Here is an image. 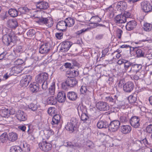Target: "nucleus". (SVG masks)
<instances>
[{
  "label": "nucleus",
  "instance_id": "obj_1",
  "mask_svg": "<svg viewBox=\"0 0 152 152\" xmlns=\"http://www.w3.org/2000/svg\"><path fill=\"white\" fill-rule=\"evenodd\" d=\"M18 40L17 37L13 32L4 35L2 38L3 43L7 46H12Z\"/></svg>",
  "mask_w": 152,
  "mask_h": 152
},
{
  "label": "nucleus",
  "instance_id": "obj_2",
  "mask_svg": "<svg viewBox=\"0 0 152 152\" xmlns=\"http://www.w3.org/2000/svg\"><path fill=\"white\" fill-rule=\"evenodd\" d=\"M78 113L79 114L81 112V119L83 121L84 123H86L88 125H89L91 122V118L89 116L88 114L85 113L84 107L83 105L78 107Z\"/></svg>",
  "mask_w": 152,
  "mask_h": 152
},
{
  "label": "nucleus",
  "instance_id": "obj_3",
  "mask_svg": "<svg viewBox=\"0 0 152 152\" xmlns=\"http://www.w3.org/2000/svg\"><path fill=\"white\" fill-rule=\"evenodd\" d=\"M78 123L77 120L75 118H72L69 122H68L66 125L65 128L66 129L71 133L73 132L77 129V124Z\"/></svg>",
  "mask_w": 152,
  "mask_h": 152
},
{
  "label": "nucleus",
  "instance_id": "obj_4",
  "mask_svg": "<svg viewBox=\"0 0 152 152\" xmlns=\"http://www.w3.org/2000/svg\"><path fill=\"white\" fill-rule=\"evenodd\" d=\"M37 22L41 25H45L48 27L52 26L53 24V21L50 17L45 18L39 17Z\"/></svg>",
  "mask_w": 152,
  "mask_h": 152
},
{
  "label": "nucleus",
  "instance_id": "obj_5",
  "mask_svg": "<svg viewBox=\"0 0 152 152\" xmlns=\"http://www.w3.org/2000/svg\"><path fill=\"white\" fill-rule=\"evenodd\" d=\"M48 78V74L46 72H43L37 75L35 77L36 83L41 84L47 81Z\"/></svg>",
  "mask_w": 152,
  "mask_h": 152
},
{
  "label": "nucleus",
  "instance_id": "obj_6",
  "mask_svg": "<svg viewBox=\"0 0 152 152\" xmlns=\"http://www.w3.org/2000/svg\"><path fill=\"white\" fill-rule=\"evenodd\" d=\"M107 94L106 93L102 94L103 99L112 105L115 104L116 101L117 100V96L116 95L108 96L107 95Z\"/></svg>",
  "mask_w": 152,
  "mask_h": 152
},
{
  "label": "nucleus",
  "instance_id": "obj_7",
  "mask_svg": "<svg viewBox=\"0 0 152 152\" xmlns=\"http://www.w3.org/2000/svg\"><path fill=\"white\" fill-rule=\"evenodd\" d=\"M130 124L135 128H138L140 126V117L137 116H132L130 119Z\"/></svg>",
  "mask_w": 152,
  "mask_h": 152
},
{
  "label": "nucleus",
  "instance_id": "obj_8",
  "mask_svg": "<svg viewBox=\"0 0 152 152\" xmlns=\"http://www.w3.org/2000/svg\"><path fill=\"white\" fill-rule=\"evenodd\" d=\"M39 145L40 148L44 151H48L50 150L52 148V144L46 141H43L40 142Z\"/></svg>",
  "mask_w": 152,
  "mask_h": 152
},
{
  "label": "nucleus",
  "instance_id": "obj_9",
  "mask_svg": "<svg viewBox=\"0 0 152 152\" xmlns=\"http://www.w3.org/2000/svg\"><path fill=\"white\" fill-rule=\"evenodd\" d=\"M96 108L100 111H105L110 109V106L106 102L99 101L96 103Z\"/></svg>",
  "mask_w": 152,
  "mask_h": 152
},
{
  "label": "nucleus",
  "instance_id": "obj_10",
  "mask_svg": "<svg viewBox=\"0 0 152 152\" xmlns=\"http://www.w3.org/2000/svg\"><path fill=\"white\" fill-rule=\"evenodd\" d=\"M120 124V123L118 120L112 121L108 125L109 130L112 132H115L118 129Z\"/></svg>",
  "mask_w": 152,
  "mask_h": 152
},
{
  "label": "nucleus",
  "instance_id": "obj_11",
  "mask_svg": "<svg viewBox=\"0 0 152 152\" xmlns=\"http://www.w3.org/2000/svg\"><path fill=\"white\" fill-rule=\"evenodd\" d=\"M134 86L133 82L128 81L124 85L123 90L126 92L130 93L133 90Z\"/></svg>",
  "mask_w": 152,
  "mask_h": 152
},
{
  "label": "nucleus",
  "instance_id": "obj_12",
  "mask_svg": "<svg viewBox=\"0 0 152 152\" xmlns=\"http://www.w3.org/2000/svg\"><path fill=\"white\" fill-rule=\"evenodd\" d=\"M141 7L143 11L145 12L148 13L152 11V6L146 1L141 3Z\"/></svg>",
  "mask_w": 152,
  "mask_h": 152
},
{
  "label": "nucleus",
  "instance_id": "obj_13",
  "mask_svg": "<svg viewBox=\"0 0 152 152\" xmlns=\"http://www.w3.org/2000/svg\"><path fill=\"white\" fill-rule=\"evenodd\" d=\"M114 21L117 24L124 23L126 21V19L122 15H117L114 18Z\"/></svg>",
  "mask_w": 152,
  "mask_h": 152
},
{
  "label": "nucleus",
  "instance_id": "obj_14",
  "mask_svg": "<svg viewBox=\"0 0 152 152\" xmlns=\"http://www.w3.org/2000/svg\"><path fill=\"white\" fill-rule=\"evenodd\" d=\"M56 27L58 30L62 32L65 31L67 28L66 24L65 21L61 20L58 22L56 25Z\"/></svg>",
  "mask_w": 152,
  "mask_h": 152
},
{
  "label": "nucleus",
  "instance_id": "obj_15",
  "mask_svg": "<svg viewBox=\"0 0 152 152\" xmlns=\"http://www.w3.org/2000/svg\"><path fill=\"white\" fill-rule=\"evenodd\" d=\"M17 119L20 121H25L27 118V116L23 111L19 110L16 115Z\"/></svg>",
  "mask_w": 152,
  "mask_h": 152
},
{
  "label": "nucleus",
  "instance_id": "obj_16",
  "mask_svg": "<svg viewBox=\"0 0 152 152\" xmlns=\"http://www.w3.org/2000/svg\"><path fill=\"white\" fill-rule=\"evenodd\" d=\"M36 6L37 9L41 10H45L49 7L48 3L43 1L37 2Z\"/></svg>",
  "mask_w": 152,
  "mask_h": 152
},
{
  "label": "nucleus",
  "instance_id": "obj_17",
  "mask_svg": "<svg viewBox=\"0 0 152 152\" xmlns=\"http://www.w3.org/2000/svg\"><path fill=\"white\" fill-rule=\"evenodd\" d=\"M50 50V47L48 44L45 43L42 45L39 49L40 53H46Z\"/></svg>",
  "mask_w": 152,
  "mask_h": 152
},
{
  "label": "nucleus",
  "instance_id": "obj_18",
  "mask_svg": "<svg viewBox=\"0 0 152 152\" xmlns=\"http://www.w3.org/2000/svg\"><path fill=\"white\" fill-rule=\"evenodd\" d=\"M137 25V23L135 20L130 21L127 23L126 26V30L128 31L132 30L136 27Z\"/></svg>",
  "mask_w": 152,
  "mask_h": 152
},
{
  "label": "nucleus",
  "instance_id": "obj_19",
  "mask_svg": "<svg viewBox=\"0 0 152 152\" xmlns=\"http://www.w3.org/2000/svg\"><path fill=\"white\" fill-rule=\"evenodd\" d=\"M127 6V4L126 2L124 1H121L117 3V8L118 10L123 11L126 9Z\"/></svg>",
  "mask_w": 152,
  "mask_h": 152
},
{
  "label": "nucleus",
  "instance_id": "obj_20",
  "mask_svg": "<svg viewBox=\"0 0 152 152\" xmlns=\"http://www.w3.org/2000/svg\"><path fill=\"white\" fill-rule=\"evenodd\" d=\"M56 99L59 102H64L66 99L65 93L63 91L59 92L58 94Z\"/></svg>",
  "mask_w": 152,
  "mask_h": 152
},
{
  "label": "nucleus",
  "instance_id": "obj_21",
  "mask_svg": "<svg viewBox=\"0 0 152 152\" xmlns=\"http://www.w3.org/2000/svg\"><path fill=\"white\" fill-rule=\"evenodd\" d=\"M8 26L12 28H16L18 26V23L16 19H9L7 21Z\"/></svg>",
  "mask_w": 152,
  "mask_h": 152
},
{
  "label": "nucleus",
  "instance_id": "obj_22",
  "mask_svg": "<svg viewBox=\"0 0 152 152\" xmlns=\"http://www.w3.org/2000/svg\"><path fill=\"white\" fill-rule=\"evenodd\" d=\"M142 67V66L141 64H133L129 72L136 73L138 75L137 73L141 69Z\"/></svg>",
  "mask_w": 152,
  "mask_h": 152
},
{
  "label": "nucleus",
  "instance_id": "obj_23",
  "mask_svg": "<svg viewBox=\"0 0 152 152\" xmlns=\"http://www.w3.org/2000/svg\"><path fill=\"white\" fill-rule=\"evenodd\" d=\"M132 130L131 127L128 125H123L121 127V132L124 134H127L129 133Z\"/></svg>",
  "mask_w": 152,
  "mask_h": 152
},
{
  "label": "nucleus",
  "instance_id": "obj_24",
  "mask_svg": "<svg viewBox=\"0 0 152 152\" xmlns=\"http://www.w3.org/2000/svg\"><path fill=\"white\" fill-rule=\"evenodd\" d=\"M72 44L69 42L66 41L63 42L61 44V49L64 50V51H67L71 47Z\"/></svg>",
  "mask_w": 152,
  "mask_h": 152
},
{
  "label": "nucleus",
  "instance_id": "obj_25",
  "mask_svg": "<svg viewBox=\"0 0 152 152\" xmlns=\"http://www.w3.org/2000/svg\"><path fill=\"white\" fill-rule=\"evenodd\" d=\"M7 137L9 141L14 142L17 139L18 135L15 132H12L9 134Z\"/></svg>",
  "mask_w": 152,
  "mask_h": 152
},
{
  "label": "nucleus",
  "instance_id": "obj_26",
  "mask_svg": "<svg viewBox=\"0 0 152 152\" xmlns=\"http://www.w3.org/2000/svg\"><path fill=\"white\" fill-rule=\"evenodd\" d=\"M97 126L99 129L106 128L108 127V124L106 121H99L97 123Z\"/></svg>",
  "mask_w": 152,
  "mask_h": 152
},
{
  "label": "nucleus",
  "instance_id": "obj_27",
  "mask_svg": "<svg viewBox=\"0 0 152 152\" xmlns=\"http://www.w3.org/2000/svg\"><path fill=\"white\" fill-rule=\"evenodd\" d=\"M60 119L61 117L59 115L56 114L54 115L51 122V124L53 125L58 124L60 121Z\"/></svg>",
  "mask_w": 152,
  "mask_h": 152
},
{
  "label": "nucleus",
  "instance_id": "obj_28",
  "mask_svg": "<svg viewBox=\"0 0 152 152\" xmlns=\"http://www.w3.org/2000/svg\"><path fill=\"white\" fill-rule=\"evenodd\" d=\"M68 98L71 101H75L77 98V94L73 91L69 92L67 94Z\"/></svg>",
  "mask_w": 152,
  "mask_h": 152
},
{
  "label": "nucleus",
  "instance_id": "obj_29",
  "mask_svg": "<svg viewBox=\"0 0 152 152\" xmlns=\"http://www.w3.org/2000/svg\"><path fill=\"white\" fill-rule=\"evenodd\" d=\"M46 101L47 103L50 105H55L57 103V100L56 97L53 96L49 97Z\"/></svg>",
  "mask_w": 152,
  "mask_h": 152
},
{
  "label": "nucleus",
  "instance_id": "obj_30",
  "mask_svg": "<svg viewBox=\"0 0 152 152\" xmlns=\"http://www.w3.org/2000/svg\"><path fill=\"white\" fill-rule=\"evenodd\" d=\"M66 79L68 83V86L70 87H73L76 86L77 83L74 77L68 78Z\"/></svg>",
  "mask_w": 152,
  "mask_h": 152
},
{
  "label": "nucleus",
  "instance_id": "obj_31",
  "mask_svg": "<svg viewBox=\"0 0 152 152\" xmlns=\"http://www.w3.org/2000/svg\"><path fill=\"white\" fill-rule=\"evenodd\" d=\"M30 90L33 93H36L37 92L39 89V84L36 83H34L33 84H31L30 85Z\"/></svg>",
  "mask_w": 152,
  "mask_h": 152
},
{
  "label": "nucleus",
  "instance_id": "obj_32",
  "mask_svg": "<svg viewBox=\"0 0 152 152\" xmlns=\"http://www.w3.org/2000/svg\"><path fill=\"white\" fill-rule=\"evenodd\" d=\"M8 13L11 17L14 18L18 16V11L15 9L11 8L9 10Z\"/></svg>",
  "mask_w": 152,
  "mask_h": 152
},
{
  "label": "nucleus",
  "instance_id": "obj_33",
  "mask_svg": "<svg viewBox=\"0 0 152 152\" xmlns=\"http://www.w3.org/2000/svg\"><path fill=\"white\" fill-rule=\"evenodd\" d=\"M66 24V26L69 27L72 26L75 23V20L72 18L69 17L66 18L64 20Z\"/></svg>",
  "mask_w": 152,
  "mask_h": 152
},
{
  "label": "nucleus",
  "instance_id": "obj_34",
  "mask_svg": "<svg viewBox=\"0 0 152 152\" xmlns=\"http://www.w3.org/2000/svg\"><path fill=\"white\" fill-rule=\"evenodd\" d=\"M134 51L137 55V57H144L145 55V53L143 50L140 49H137V48H134Z\"/></svg>",
  "mask_w": 152,
  "mask_h": 152
},
{
  "label": "nucleus",
  "instance_id": "obj_35",
  "mask_svg": "<svg viewBox=\"0 0 152 152\" xmlns=\"http://www.w3.org/2000/svg\"><path fill=\"white\" fill-rule=\"evenodd\" d=\"M128 114H124L120 117V120L121 123H126L130 121Z\"/></svg>",
  "mask_w": 152,
  "mask_h": 152
},
{
  "label": "nucleus",
  "instance_id": "obj_36",
  "mask_svg": "<svg viewBox=\"0 0 152 152\" xmlns=\"http://www.w3.org/2000/svg\"><path fill=\"white\" fill-rule=\"evenodd\" d=\"M9 111L7 109L4 108L0 110V114L2 117L6 118L9 115Z\"/></svg>",
  "mask_w": 152,
  "mask_h": 152
},
{
  "label": "nucleus",
  "instance_id": "obj_37",
  "mask_svg": "<svg viewBox=\"0 0 152 152\" xmlns=\"http://www.w3.org/2000/svg\"><path fill=\"white\" fill-rule=\"evenodd\" d=\"M128 99L130 104L135 103L137 100V95L135 94H133L130 95L128 98Z\"/></svg>",
  "mask_w": 152,
  "mask_h": 152
},
{
  "label": "nucleus",
  "instance_id": "obj_38",
  "mask_svg": "<svg viewBox=\"0 0 152 152\" xmlns=\"http://www.w3.org/2000/svg\"><path fill=\"white\" fill-rule=\"evenodd\" d=\"M23 70V68L20 66H17L12 68L11 70L12 72L18 74L21 72Z\"/></svg>",
  "mask_w": 152,
  "mask_h": 152
},
{
  "label": "nucleus",
  "instance_id": "obj_39",
  "mask_svg": "<svg viewBox=\"0 0 152 152\" xmlns=\"http://www.w3.org/2000/svg\"><path fill=\"white\" fill-rule=\"evenodd\" d=\"M21 147L18 145L13 146L10 149V152H21Z\"/></svg>",
  "mask_w": 152,
  "mask_h": 152
},
{
  "label": "nucleus",
  "instance_id": "obj_40",
  "mask_svg": "<svg viewBox=\"0 0 152 152\" xmlns=\"http://www.w3.org/2000/svg\"><path fill=\"white\" fill-rule=\"evenodd\" d=\"M48 112L50 115L54 116V115L56 114L57 109L54 107H50L48 110Z\"/></svg>",
  "mask_w": 152,
  "mask_h": 152
},
{
  "label": "nucleus",
  "instance_id": "obj_41",
  "mask_svg": "<svg viewBox=\"0 0 152 152\" xmlns=\"http://www.w3.org/2000/svg\"><path fill=\"white\" fill-rule=\"evenodd\" d=\"M101 20L99 17L97 16L92 17L90 19L89 21L90 23H97L99 22Z\"/></svg>",
  "mask_w": 152,
  "mask_h": 152
},
{
  "label": "nucleus",
  "instance_id": "obj_42",
  "mask_svg": "<svg viewBox=\"0 0 152 152\" xmlns=\"http://www.w3.org/2000/svg\"><path fill=\"white\" fill-rule=\"evenodd\" d=\"M143 28L145 31H149L152 29V25L150 23H145L143 25Z\"/></svg>",
  "mask_w": 152,
  "mask_h": 152
},
{
  "label": "nucleus",
  "instance_id": "obj_43",
  "mask_svg": "<svg viewBox=\"0 0 152 152\" xmlns=\"http://www.w3.org/2000/svg\"><path fill=\"white\" fill-rule=\"evenodd\" d=\"M124 64V70L126 71L131 66H132L133 63L127 60H126Z\"/></svg>",
  "mask_w": 152,
  "mask_h": 152
},
{
  "label": "nucleus",
  "instance_id": "obj_44",
  "mask_svg": "<svg viewBox=\"0 0 152 152\" xmlns=\"http://www.w3.org/2000/svg\"><path fill=\"white\" fill-rule=\"evenodd\" d=\"M20 145L21 147H23L24 148V150L27 151H30V145L25 142H22Z\"/></svg>",
  "mask_w": 152,
  "mask_h": 152
},
{
  "label": "nucleus",
  "instance_id": "obj_45",
  "mask_svg": "<svg viewBox=\"0 0 152 152\" xmlns=\"http://www.w3.org/2000/svg\"><path fill=\"white\" fill-rule=\"evenodd\" d=\"M55 83L54 82H53L52 85L49 88V93L52 95H53L55 93Z\"/></svg>",
  "mask_w": 152,
  "mask_h": 152
},
{
  "label": "nucleus",
  "instance_id": "obj_46",
  "mask_svg": "<svg viewBox=\"0 0 152 152\" xmlns=\"http://www.w3.org/2000/svg\"><path fill=\"white\" fill-rule=\"evenodd\" d=\"M29 11V9L26 7H20L18 9V12H20L21 14H25L28 12Z\"/></svg>",
  "mask_w": 152,
  "mask_h": 152
},
{
  "label": "nucleus",
  "instance_id": "obj_47",
  "mask_svg": "<svg viewBox=\"0 0 152 152\" xmlns=\"http://www.w3.org/2000/svg\"><path fill=\"white\" fill-rule=\"evenodd\" d=\"M8 136L6 133H4L0 136V141L2 143L5 142L8 139Z\"/></svg>",
  "mask_w": 152,
  "mask_h": 152
},
{
  "label": "nucleus",
  "instance_id": "obj_48",
  "mask_svg": "<svg viewBox=\"0 0 152 152\" xmlns=\"http://www.w3.org/2000/svg\"><path fill=\"white\" fill-rule=\"evenodd\" d=\"M13 50L15 54H19L20 53H21L23 52V50L22 46L19 45L17 46Z\"/></svg>",
  "mask_w": 152,
  "mask_h": 152
},
{
  "label": "nucleus",
  "instance_id": "obj_49",
  "mask_svg": "<svg viewBox=\"0 0 152 152\" xmlns=\"http://www.w3.org/2000/svg\"><path fill=\"white\" fill-rule=\"evenodd\" d=\"M46 135L47 138L48 139L50 136L54 134V132L52 130L50 129L46 131Z\"/></svg>",
  "mask_w": 152,
  "mask_h": 152
},
{
  "label": "nucleus",
  "instance_id": "obj_50",
  "mask_svg": "<svg viewBox=\"0 0 152 152\" xmlns=\"http://www.w3.org/2000/svg\"><path fill=\"white\" fill-rule=\"evenodd\" d=\"M86 145L90 149H93L95 147V145L94 143L91 141L89 140H88L87 141Z\"/></svg>",
  "mask_w": 152,
  "mask_h": 152
},
{
  "label": "nucleus",
  "instance_id": "obj_51",
  "mask_svg": "<svg viewBox=\"0 0 152 152\" xmlns=\"http://www.w3.org/2000/svg\"><path fill=\"white\" fill-rule=\"evenodd\" d=\"M9 15L7 12L1 13L0 14V17L1 19L4 20L7 19Z\"/></svg>",
  "mask_w": 152,
  "mask_h": 152
},
{
  "label": "nucleus",
  "instance_id": "obj_52",
  "mask_svg": "<svg viewBox=\"0 0 152 152\" xmlns=\"http://www.w3.org/2000/svg\"><path fill=\"white\" fill-rule=\"evenodd\" d=\"M28 108L33 111H35L37 108V105L32 103L28 105Z\"/></svg>",
  "mask_w": 152,
  "mask_h": 152
},
{
  "label": "nucleus",
  "instance_id": "obj_53",
  "mask_svg": "<svg viewBox=\"0 0 152 152\" xmlns=\"http://www.w3.org/2000/svg\"><path fill=\"white\" fill-rule=\"evenodd\" d=\"M29 83V82L23 79L21 80L20 82V85L23 87L27 86Z\"/></svg>",
  "mask_w": 152,
  "mask_h": 152
},
{
  "label": "nucleus",
  "instance_id": "obj_54",
  "mask_svg": "<svg viewBox=\"0 0 152 152\" xmlns=\"http://www.w3.org/2000/svg\"><path fill=\"white\" fill-rule=\"evenodd\" d=\"M19 56V54H15V55L13 54L10 55L8 57V59L12 61L15 59L17 57Z\"/></svg>",
  "mask_w": 152,
  "mask_h": 152
},
{
  "label": "nucleus",
  "instance_id": "obj_55",
  "mask_svg": "<svg viewBox=\"0 0 152 152\" xmlns=\"http://www.w3.org/2000/svg\"><path fill=\"white\" fill-rule=\"evenodd\" d=\"M68 83L67 79H66L65 81L63 82L62 83V88L64 90H66L68 88V87H69L68 86Z\"/></svg>",
  "mask_w": 152,
  "mask_h": 152
},
{
  "label": "nucleus",
  "instance_id": "obj_56",
  "mask_svg": "<svg viewBox=\"0 0 152 152\" xmlns=\"http://www.w3.org/2000/svg\"><path fill=\"white\" fill-rule=\"evenodd\" d=\"M117 107L119 109H124L125 108V103L123 102H120L117 105Z\"/></svg>",
  "mask_w": 152,
  "mask_h": 152
},
{
  "label": "nucleus",
  "instance_id": "obj_57",
  "mask_svg": "<svg viewBox=\"0 0 152 152\" xmlns=\"http://www.w3.org/2000/svg\"><path fill=\"white\" fill-rule=\"evenodd\" d=\"M116 35L118 38L121 39L123 33V31L120 29H118L116 31Z\"/></svg>",
  "mask_w": 152,
  "mask_h": 152
},
{
  "label": "nucleus",
  "instance_id": "obj_58",
  "mask_svg": "<svg viewBox=\"0 0 152 152\" xmlns=\"http://www.w3.org/2000/svg\"><path fill=\"white\" fill-rule=\"evenodd\" d=\"M24 63V61L22 59H18L15 61L14 62V64L19 65Z\"/></svg>",
  "mask_w": 152,
  "mask_h": 152
},
{
  "label": "nucleus",
  "instance_id": "obj_59",
  "mask_svg": "<svg viewBox=\"0 0 152 152\" xmlns=\"http://www.w3.org/2000/svg\"><path fill=\"white\" fill-rule=\"evenodd\" d=\"M26 126H28V129L27 130V132L28 134L29 135L28 137V138H29L31 135L32 137L31 133L32 132V130L31 128V125L29 124H27Z\"/></svg>",
  "mask_w": 152,
  "mask_h": 152
},
{
  "label": "nucleus",
  "instance_id": "obj_60",
  "mask_svg": "<svg viewBox=\"0 0 152 152\" xmlns=\"http://www.w3.org/2000/svg\"><path fill=\"white\" fill-rule=\"evenodd\" d=\"M23 79L30 83L31 80L32 76L29 75H27L24 76Z\"/></svg>",
  "mask_w": 152,
  "mask_h": 152
},
{
  "label": "nucleus",
  "instance_id": "obj_61",
  "mask_svg": "<svg viewBox=\"0 0 152 152\" xmlns=\"http://www.w3.org/2000/svg\"><path fill=\"white\" fill-rule=\"evenodd\" d=\"M80 91L82 94H85L87 91L86 86H82L80 89Z\"/></svg>",
  "mask_w": 152,
  "mask_h": 152
},
{
  "label": "nucleus",
  "instance_id": "obj_62",
  "mask_svg": "<svg viewBox=\"0 0 152 152\" xmlns=\"http://www.w3.org/2000/svg\"><path fill=\"white\" fill-rule=\"evenodd\" d=\"M146 132L149 133H152V124H150L146 127Z\"/></svg>",
  "mask_w": 152,
  "mask_h": 152
},
{
  "label": "nucleus",
  "instance_id": "obj_63",
  "mask_svg": "<svg viewBox=\"0 0 152 152\" xmlns=\"http://www.w3.org/2000/svg\"><path fill=\"white\" fill-rule=\"evenodd\" d=\"M63 33L62 32L56 33V36L57 38L61 39L63 38Z\"/></svg>",
  "mask_w": 152,
  "mask_h": 152
},
{
  "label": "nucleus",
  "instance_id": "obj_64",
  "mask_svg": "<svg viewBox=\"0 0 152 152\" xmlns=\"http://www.w3.org/2000/svg\"><path fill=\"white\" fill-rule=\"evenodd\" d=\"M34 30L32 29L29 30L27 32V34L28 37H32L34 35Z\"/></svg>",
  "mask_w": 152,
  "mask_h": 152
}]
</instances>
